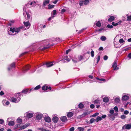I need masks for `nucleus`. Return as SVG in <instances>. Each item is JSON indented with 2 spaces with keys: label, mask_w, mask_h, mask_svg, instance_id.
<instances>
[{
  "label": "nucleus",
  "mask_w": 131,
  "mask_h": 131,
  "mask_svg": "<svg viewBox=\"0 0 131 131\" xmlns=\"http://www.w3.org/2000/svg\"><path fill=\"white\" fill-rule=\"evenodd\" d=\"M22 28V27L18 28L11 27L9 30H8V32L10 35H14L18 33L20 29Z\"/></svg>",
  "instance_id": "nucleus-1"
},
{
  "label": "nucleus",
  "mask_w": 131,
  "mask_h": 131,
  "mask_svg": "<svg viewBox=\"0 0 131 131\" xmlns=\"http://www.w3.org/2000/svg\"><path fill=\"white\" fill-rule=\"evenodd\" d=\"M49 41L48 40H44L41 42V43L43 44L45 46L42 48V47L39 48L41 50H45L51 46L53 45V44L50 45L49 43Z\"/></svg>",
  "instance_id": "nucleus-2"
},
{
  "label": "nucleus",
  "mask_w": 131,
  "mask_h": 131,
  "mask_svg": "<svg viewBox=\"0 0 131 131\" xmlns=\"http://www.w3.org/2000/svg\"><path fill=\"white\" fill-rule=\"evenodd\" d=\"M110 114L107 115L108 118L112 121H114L115 118V116L118 115V113H114V110H111L109 111Z\"/></svg>",
  "instance_id": "nucleus-3"
},
{
  "label": "nucleus",
  "mask_w": 131,
  "mask_h": 131,
  "mask_svg": "<svg viewBox=\"0 0 131 131\" xmlns=\"http://www.w3.org/2000/svg\"><path fill=\"white\" fill-rule=\"evenodd\" d=\"M20 93H17L15 94V97H12L11 98L10 101L13 102L17 103L19 101L20 99Z\"/></svg>",
  "instance_id": "nucleus-4"
},
{
  "label": "nucleus",
  "mask_w": 131,
  "mask_h": 131,
  "mask_svg": "<svg viewBox=\"0 0 131 131\" xmlns=\"http://www.w3.org/2000/svg\"><path fill=\"white\" fill-rule=\"evenodd\" d=\"M36 5V3L35 1H29L28 3L26 4L24 7H26L25 9L27 7L30 8L34 6H35Z\"/></svg>",
  "instance_id": "nucleus-5"
},
{
  "label": "nucleus",
  "mask_w": 131,
  "mask_h": 131,
  "mask_svg": "<svg viewBox=\"0 0 131 131\" xmlns=\"http://www.w3.org/2000/svg\"><path fill=\"white\" fill-rule=\"evenodd\" d=\"M34 112L31 111H28L25 113L24 115L28 118H30L33 116Z\"/></svg>",
  "instance_id": "nucleus-6"
},
{
  "label": "nucleus",
  "mask_w": 131,
  "mask_h": 131,
  "mask_svg": "<svg viewBox=\"0 0 131 131\" xmlns=\"http://www.w3.org/2000/svg\"><path fill=\"white\" fill-rule=\"evenodd\" d=\"M25 8L26 7H24L23 8V10L24 11L23 14L24 16H26V15H27V17H26V18H27V19H28L30 18V16L29 13L27 12L26 10V9H25Z\"/></svg>",
  "instance_id": "nucleus-7"
},
{
  "label": "nucleus",
  "mask_w": 131,
  "mask_h": 131,
  "mask_svg": "<svg viewBox=\"0 0 131 131\" xmlns=\"http://www.w3.org/2000/svg\"><path fill=\"white\" fill-rule=\"evenodd\" d=\"M42 89L43 90H44L45 92H47V90L49 89V90H51V88L50 86H48L45 85L44 86L42 87Z\"/></svg>",
  "instance_id": "nucleus-8"
},
{
  "label": "nucleus",
  "mask_w": 131,
  "mask_h": 131,
  "mask_svg": "<svg viewBox=\"0 0 131 131\" xmlns=\"http://www.w3.org/2000/svg\"><path fill=\"white\" fill-rule=\"evenodd\" d=\"M15 63H13L10 65L8 66V71L12 70L15 68Z\"/></svg>",
  "instance_id": "nucleus-9"
},
{
  "label": "nucleus",
  "mask_w": 131,
  "mask_h": 131,
  "mask_svg": "<svg viewBox=\"0 0 131 131\" xmlns=\"http://www.w3.org/2000/svg\"><path fill=\"white\" fill-rule=\"evenodd\" d=\"M82 59L81 56L78 57L77 58L72 59V60L74 63H76L78 61H80Z\"/></svg>",
  "instance_id": "nucleus-10"
},
{
  "label": "nucleus",
  "mask_w": 131,
  "mask_h": 131,
  "mask_svg": "<svg viewBox=\"0 0 131 131\" xmlns=\"http://www.w3.org/2000/svg\"><path fill=\"white\" fill-rule=\"evenodd\" d=\"M43 116L40 113H36V118L37 120L41 119Z\"/></svg>",
  "instance_id": "nucleus-11"
},
{
  "label": "nucleus",
  "mask_w": 131,
  "mask_h": 131,
  "mask_svg": "<svg viewBox=\"0 0 131 131\" xmlns=\"http://www.w3.org/2000/svg\"><path fill=\"white\" fill-rule=\"evenodd\" d=\"M117 65L116 62V61H115L113 62L112 66V67L113 68L114 70H118L119 69V68L117 67Z\"/></svg>",
  "instance_id": "nucleus-12"
},
{
  "label": "nucleus",
  "mask_w": 131,
  "mask_h": 131,
  "mask_svg": "<svg viewBox=\"0 0 131 131\" xmlns=\"http://www.w3.org/2000/svg\"><path fill=\"white\" fill-rule=\"evenodd\" d=\"M46 27L45 25H39L37 27V29L38 31L39 32H40L42 30V27L43 28H44Z\"/></svg>",
  "instance_id": "nucleus-13"
},
{
  "label": "nucleus",
  "mask_w": 131,
  "mask_h": 131,
  "mask_svg": "<svg viewBox=\"0 0 131 131\" xmlns=\"http://www.w3.org/2000/svg\"><path fill=\"white\" fill-rule=\"evenodd\" d=\"M55 64V63L53 62H48L46 63L45 65H46L47 68L50 67L52 66Z\"/></svg>",
  "instance_id": "nucleus-14"
},
{
  "label": "nucleus",
  "mask_w": 131,
  "mask_h": 131,
  "mask_svg": "<svg viewBox=\"0 0 131 131\" xmlns=\"http://www.w3.org/2000/svg\"><path fill=\"white\" fill-rule=\"evenodd\" d=\"M30 67V66L28 65L26 66L23 69V72H25L27 71L29 69Z\"/></svg>",
  "instance_id": "nucleus-15"
},
{
  "label": "nucleus",
  "mask_w": 131,
  "mask_h": 131,
  "mask_svg": "<svg viewBox=\"0 0 131 131\" xmlns=\"http://www.w3.org/2000/svg\"><path fill=\"white\" fill-rule=\"evenodd\" d=\"M129 97L126 95H124L122 97V100L124 101H127L129 99Z\"/></svg>",
  "instance_id": "nucleus-16"
},
{
  "label": "nucleus",
  "mask_w": 131,
  "mask_h": 131,
  "mask_svg": "<svg viewBox=\"0 0 131 131\" xmlns=\"http://www.w3.org/2000/svg\"><path fill=\"white\" fill-rule=\"evenodd\" d=\"M60 119L62 122H65L67 121V119L66 116H63L60 118Z\"/></svg>",
  "instance_id": "nucleus-17"
},
{
  "label": "nucleus",
  "mask_w": 131,
  "mask_h": 131,
  "mask_svg": "<svg viewBox=\"0 0 131 131\" xmlns=\"http://www.w3.org/2000/svg\"><path fill=\"white\" fill-rule=\"evenodd\" d=\"M24 24L25 26L28 27L27 29L29 28L30 26V24L29 21L24 22Z\"/></svg>",
  "instance_id": "nucleus-18"
},
{
  "label": "nucleus",
  "mask_w": 131,
  "mask_h": 131,
  "mask_svg": "<svg viewBox=\"0 0 131 131\" xmlns=\"http://www.w3.org/2000/svg\"><path fill=\"white\" fill-rule=\"evenodd\" d=\"M45 121L49 123L51 122L50 118L49 117H46L44 118Z\"/></svg>",
  "instance_id": "nucleus-19"
},
{
  "label": "nucleus",
  "mask_w": 131,
  "mask_h": 131,
  "mask_svg": "<svg viewBox=\"0 0 131 131\" xmlns=\"http://www.w3.org/2000/svg\"><path fill=\"white\" fill-rule=\"evenodd\" d=\"M124 126L125 127V129H129L131 128V124H125Z\"/></svg>",
  "instance_id": "nucleus-20"
},
{
  "label": "nucleus",
  "mask_w": 131,
  "mask_h": 131,
  "mask_svg": "<svg viewBox=\"0 0 131 131\" xmlns=\"http://www.w3.org/2000/svg\"><path fill=\"white\" fill-rule=\"evenodd\" d=\"M52 120L54 123H57L58 120V117L55 116L53 118Z\"/></svg>",
  "instance_id": "nucleus-21"
},
{
  "label": "nucleus",
  "mask_w": 131,
  "mask_h": 131,
  "mask_svg": "<svg viewBox=\"0 0 131 131\" xmlns=\"http://www.w3.org/2000/svg\"><path fill=\"white\" fill-rule=\"evenodd\" d=\"M95 24L96 26L98 27H100L101 26V23L99 21H96L95 23Z\"/></svg>",
  "instance_id": "nucleus-22"
},
{
  "label": "nucleus",
  "mask_w": 131,
  "mask_h": 131,
  "mask_svg": "<svg viewBox=\"0 0 131 131\" xmlns=\"http://www.w3.org/2000/svg\"><path fill=\"white\" fill-rule=\"evenodd\" d=\"M3 105H8L9 104V101L5 100H3Z\"/></svg>",
  "instance_id": "nucleus-23"
},
{
  "label": "nucleus",
  "mask_w": 131,
  "mask_h": 131,
  "mask_svg": "<svg viewBox=\"0 0 131 131\" xmlns=\"http://www.w3.org/2000/svg\"><path fill=\"white\" fill-rule=\"evenodd\" d=\"M109 99L108 97H106L103 99V101L105 103H107L108 102Z\"/></svg>",
  "instance_id": "nucleus-24"
},
{
  "label": "nucleus",
  "mask_w": 131,
  "mask_h": 131,
  "mask_svg": "<svg viewBox=\"0 0 131 131\" xmlns=\"http://www.w3.org/2000/svg\"><path fill=\"white\" fill-rule=\"evenodd\" d=\"M121 21H120L117 23H115L114 22H113L112 23V24L114 26H116L118 24H121Z\"/></svg>",
  "instance_id": "nucleus-25"
},
{
  "label": "nucleus",
  "mask_w": 131,
  "mask_h": 131,
  "mask_svg": "<svg viewBox=\"0 0 131 131\" xmlns=\"http://www.w3.org/2000/svg\"><path fill=\"white\" fill-rule=\"evenodd\" d=\"M89 114V113L88 112H84L83 114L81 115H80V118H82L85 116Z\"/></svg>",
  "instance_id": "nucleus-26"
},
{
  "label": "nucleus",
  "mask_w": 131,
  "mask_h": 131,
  "mask_svg": "<svg viewBox=\"0 0 131 131\" xmlns=\"http://www.w3.org/2000/svg\"><path fill=\"white\" fill-rule=\"evenodd\" d=\"M89 114V113L88 112H84L83 114L81 115H80V118H82L85 116Z\"/></svg>",
  "instance_id": "nucleus-27"
},
{
  "label": "nucleus",
  "mask_w": 131,
  "mask_h": 131,
  "mask_svg": "<svg viewBox=\"0 0 131 131\" xmlns=\"http://www.w3.org/2000/svg\"><path fill=\"white\" fill-rule=\"evenodd\" d=\"M49 1V0H45L44 1L43 4V6H45L47 4H48Z\"/></svg>",
  "instance_id": "nucleus-28"
},
{
  "label": "nucleus",
  "mask_w": 131,
  "mask_h": 131,
  "mask_svg": "<svg viewBox=\"0 0 131 131\" xmlns=\"http://www.w3.org/2000/svg\"><path fill=\"white\" fill-rule=\"evenodd\" d=\"M73 115V113L72 112H69L67 114V116L68 117H71Z\"/></svg>",
  "instance_id": "nucleus-29"
},
{
  "label": "nucleus",
  "mask_w": 131,
  "mask_h": 131,
  "mask_svg": "<svg viewBox=\"0 0 131 131\" xmlns=\"http://www.w3.org/2000/svg\"><path fill=\"white\" fill-rule=\"evenodd\" d=\"M28 90L29 89H25L22 90V93L25 94H26L28 92Z\"/></svg>",
  "instance_id": "nucleus-30"
},
{
  "label": "nucleus",
  "mask_w": 131,
  "mask_h": 131,
  "mask_svg": "<svg viewBox=\"0 0 131 131\" xmlns=\"http://www.w3.org/2000/svg\"><path fill=\"white\" fill-rule=\"evenodd\" d=\"M109 17H110L108 20L109 21H112L115 18L113 16H111L110 17V16H109Z\"/></svg>",
  "instance_id": "nucleus-31"
},
{
  "label": "nucleus",
  "mask_w": 131,
  "mask_h": 131,
  "mask_svg": "<svg viewBox=\"0 0 131 131\" xmlns=\"http://www.w3.org/2000/svg\"><path fill=\"white\" fill-rule=\"evenodd\" d=\"M102 120V118L101 117L99 116H97L96 119H95V121L97 122L99 121H101Z\"/></svg>",
  "instance_id": "nucleus-32"
},
{
  "label": "nucleus",
  "mask_w": 131,
  "mask_h": 131,
  "mask_svg": "<svg viewBox=\"0 0 131 131\" xmlns=\"http://www.w3.org/2000/svg\"><path fill=\"white\" fill-rule=\"evenodd\" d=\"M100 39L102 41H104L106 40V38L104 36H102L100 37Z\"/></svg>",
  "instance_id": "nucleus-33"
},
{
  "label": "nucleus",
  "mask_w": 131,
  "mask_h": 131,
  "mask_svg": "<svg viewBox=\"0 0 131 131\" xmlns=\"http://www.w3.org/2000/svg\"><path fill=\"white\" fill-rule=\"evenodd\" d=\"M93 102L95 104H98L100 103L99 99H97L96 100H95L93 101Z\"/></svg>",
  "instance_id": "nucleus-34"
},
{
  "label": "nucleus",
  "mask_w": 131,
  "mask_h": 131,
  "mask_svg": "<svg viewBox=\"0 0 131 131\" xmlns=\"http://www.w3.org/2000/svg\"><path fill=\"white\" fill-rule=\"evenodd\" d=\"M8 125L9 126H12L14 125V121H11L9 122L8 123Z\"/></svg>",
  "instance_id": "nucleus-35"
},
{
  "label": "nucleus",
  "mask_w": 131,
  "mask_h": 131,
  "mask_svg": "<svg viewBox=\"0 0 131 131\" xmlns=\"http://www.w3.org/2000/svg\"><path fill=\"white\" fill-rule=\"evenodd\" d=\"M38 129L41 131H50L49 130L46 129H45L43 128V127L40 128Z\"/></svg>",
  "instance_id": "nucleus-36"
},
{
  "label": "nucleus",
  "mask_w": 131,
  "mask_h": 131,
  "mask_svg": "<svg viewBox=\"0 0 131 131\" xmlns=\"http://www.w3.org/2000/svg\"><path fill=\"white\" fill-rule=\"evenodd\" d=\"M80 109H82L83 108L84 106L83 104L82 103H80L78 105Z\"/></svg>",
  "instance_id": "nucleus-37"
},
{
  "label": "nucleus",
  "mask_w": 131,
  "mask_h": 131,
  "mask_svg": "<svg viewBox=\"0 0 131 131\" xmlns=\"http://www.w3.org/2000/svg\"><path fill=\"white\" fill-rule=\"evenodd\" d=\"M56 11L55 10H54L51 13V16H53L55 17L54 15L56 14Z\"/></svg>",
  "instance_id": "nucleus-38"
},
{
  "label": "nucleus",
  "mask_w": 131,
  "mask_h": 131,
  "mask_svg": "<svg viewBox=\"0 0 131 131\" xmlns=\"http://www.w3.org/2000/svg\"><path fill=\"white\" fill-rule=\"evenodd\" d=\"M28 125H26L25 124L22 126H21L20 127V129H23L26 128L27 127H28Z\"/></svg>",
  "instance_id": "nucleus-39"
},
{
  "label": "nucleus",
  "mask_w": 131,
  "mask_h": 131,
  "mask_svg": "<svg viewBox=\"0 0 131 131\" xmlns=\"http://www.w3.org/2000/svg\"><path fill=\"white\" fill-rule=\"evenodd\" d=\"M79 4L80 6H83L84 5V1L80 0Z\"/></svg>",
  "instance_id": "nucleus-40"
},
{
  "label": "nucleus",
  "mask_w": 131,
  "mask_h": 131,
  "mask_svg": "<svg viewBox=\"0 0 131 131\" xmlns=\"http://www.w3.org/2000/svg\"><path fill=\"white\" fill-rule=\"evenodd\" d=\"M116 103H118L120 101V99L119 97H117L114 99Z\"/></svg>",
  "instance_id": "nucleus-41"
},
{
  "label": "nucleus",
  "mask_w": 131,
  "mask_h": 131,
  "mask_svg": "<svg viewBox=\"0 0 131 131\" xmlns=\"http://www.w3.org/2000/svg\"><path fill=\"white\" fill-rule=\"evenodd\" d=\"M54 5H51L49 4L48 6V8L49 9H51L52 8H53L54 7Z\"/></svg>",
  "instance_id": "nucleus-42"
},
{
  "label": "nucleus",
  "mask_w": 131,
  "mask_h": 131,
  "mask_svg": "<svg viewBox=\"0 0 131 131\" xmlns=\"http://www.w3.org/2000/svg\"><path fill=\"white\" fill-rule=\"evenodd\" d=\"M41 87V86L40 85H38L36 87L34 88V90H38Z\"/></svg>",
  "instance_id": "nucleus-43"
},
{
  "label": "nucleus",
  "mask_w": 131,
  "mask_h": 131,
  "mask_svg": "<svg viewBox=\"0 0 131 131\" xmlns=\"http://www.w3.org/2000/svg\"><path fill=\"white\" fill-rule=\"evenodd\" d=\"M115 112L117 113L118 112V108L116 106H115L113 108Z\"/></svg>",
  "instance_id": "nucleus-44"
},
{
  "label": "nucleus",
  "mask_w": 131,
  "mask_h": 131,
  "mask_svg": "<svg viewBox=\"0 0 131 131\" xmlns=\"http://www.w3.org/2000/svg\"><path fill=\"white\" fill-rule=\"evenodd\" d=\"M17 121V123L20 124H21L22 122V119L19 118H18Z\"/></svg>",
  "instance_id": "nucleus-45"
},
{
  "label": "nucleus",
  "mask_w": 131,
  "mask_h": 131,
  "mask_svg": "<svg viewBox=\"0 0 131 131\" xmlns=\"http://www.w3.org/2000/svg\"><path fill=\"white\" fill-rule=\"evenodd\" d=\"M14 20H11L10 21L8 24V25L9 26H11L12 25V23L14 22Z\"/></svg>",
  "instance_id": "nucleus-46"
},
{
  "label": "nucleus",
  "mask_w": 131,
  "mask_h": 131,
  "mask_svg": "<svg viewBox=\"0 0 131 131\" xmlns=\"http://www.w3.org/2000/svg\"><path fill=\"white\" fill-rule=\"evenodd\" d=\"M64 59L65 60H66L68 62L70 61V59L68 58L67 56H64Z\"/></svg>",
  "instance_id": "nucleus-47"
},
{
  "label": "nucleus",
  "mask_w": 131,
  "mask_h": 131,
  "mask_svg": "<svg viewBox=\"0 0 131 131\" xmlns=\"http://www.w3.org/2000/svg\"><path fill=\"white\" fill-rule=\"evenodd\" d=\"M96 78L97 80H99L100 81H105V80L104 79H99L97 77H96Z\"/></svg>",
  "instance_id": "nucleus-48"
},
{
  "label": "nucleus",
  "mask_w": 131,
  "mask_h": 131,
  "mask_svg": "<svg viewBox=\"0 0 131 131\" xmlns=\"http://www.w3.org/2000/svg\"><path fill=\"white\" fill-rule=\"evenodd\" d=\"M126 15L127 16V20L129 21H130L131 20V15L128 16L127 15Z\"/></svg>",
  "instance_id": "nucleus-49"
},
{
  "label": "nucleus",
  "mask_w": 131,
  "mask_h": 131,
  "mask_svg": "<svg viewBox=\"0 0 131 131\" xmlns=\"http://www.w3.org/2000/svg\"><path fill=\"white\" fill-rule=\"evenodd\" d=\"M95 121V119L93 118H91L90 120V123L91 124L93 123Z\"/></svg>",
  "instance_id": "nucleus-50"
},
{
  "label": "nucleus",
  "mask_w": 131,
  "mask_h": 131,
  "mask_svg": "<svg viewBox=\"0 0 131 131\" xmlns=\"http://www.w3.org/2000/svg\"><path fill=\"white\" fill-rule=\"evenodd\" d=\"M99 114V113H96L93 114L92 116V117H95L97 116Z\"/></svg>",
  "instance_id": "nucleus-51"
},
{
  "label": "nucleus",
  "mask_w": 131,
  "mask_h": 131,
  "mask_svg": "<svg viewBox=\"0 0 131 131\" xmlns=\"http://www.w3.org/2000/svg\"><path fill=\"white\" fill-rule=\"evenodd\" d=\"M78 129L79 131H83L84 130V128L81 127H79L78 128Z\"/></svg>",
  "instance_id": "nucleus-52"
},
{
  "label": "nucleus",
  "mask_w": 131,
  "mask_h": 131,
  "mask_svg": "<svg viewBox=\"0 0 131 131\" xmlns=\"http://www.w3.org/2000/svg\"><path fill=\"white\" fill-rule=\"evenodd\" d=\"M86 29V28H84L82 29H81V30H80V31H79L78 32V33L79 34H81L82 32L84 30H85Z\"/></svg>",
  "instance_id": "nucleus-53"
},
{
  "label": "nucleus",
  "mask_w": 131,
  "mask_h": 131,
  "mask_svg": "<svg viewBox=\"0 0 131 131\" xmlns=\"http://www.w3.org/2000/svg\"><path fill=\"white\" fill-rule=\"evenodd\" d=\"M126 116L124 115H122L121 116V118L123 119H125L126 118Z\"/></svg>",
  "instance_id": "nucleus-54"
},
{
  "label": "nucleus",
  "mask_w": 131,
  "mask_h": 131,
  "mask_svg": "<svg viewBox=\"0 0 131 131\" xmlns=\"http://www.w3.org/2000/svg\"><path fill=\"white\" fill-rule=\"evenodd\" d=\"M119 42L121 43H123V42H124L125 41L123 39H121L119 40Z\"/></svg>",
  "instance_id": "nucleus-55"
},
{
  "label": "nucleus",
  "mask_w": 131,
  "mask_h": 131,
  "mask_svg": "<svg viewBox=\"0 0 131 131\" xmlns=\"http://www.w3.org/2000/svg\"><path fill=\"white\" fill-rule=\"evenodd\" d=\"M97 63H98L100 60V57L99 55H98L97 57Z\"/></svg>",
  "instance_id": "nucleus-56"
},
{
  "label": "nucleus",
  "mask_w": 131,
  "mask_h": 131,
  "mask_svg": "<svg viewBox=\"0 0 131 131\" xmlns=\"http://www.w3.org/2000/svg\"><path fill=\"white\" fill-rule=\"evenodd\" d=\"M94 51L93 50H92L91 53V55L92 57H93L94 56Z\"/></svg>",
  "instance_id": "nucleus-57"
},
{
  "label": "nucleus",
  "mask_w": 131,
  "mask_h": 131,
  "mask_svg": "<svg viewBox=\"0 0 131 131\" xmlns=\"http://www.w3.org/2000/svg\"><path fill=\"white\" fill-rule=\"evenodd\" d=\"M130 49H131V47H129L124 49L123 51H126L129 50Z\"/></svg>",
  "instance_id": "nucleus-58"
},
{
  "label": "nucleus",
  "mask_w": 131,
  "mask_h": 131,
  "mask_svg": "<svg viewBox=\"0 0 131 131\" xmlns=\"http://www.w3.org/2000/svg\"><path fill=\"white\" fill-rule=\"evenodd\" d=\"M54 17V16H51L49 17L48 19V20L50 21L51 20V19H53V18Z\"/></svg>",
  "instance_id": "nucleus-59"
},
{
  "label": "nucleus",
  "mask_w": 131,
  "mask_h": 131,
  "mask_svg": "<svg viewBox=\"0 0 131 131\" xmlns=\"http://www.w3.org/2000/svg\"><path fill=\"white\" fill-rule=\"evenodd\" d=\"M105 30L104 29V28H101L99 30V31L102 32L104 31Z\"/></svg>",
  "instance_id": "nucleus-60"
},
{
  "label": "nucleus",
  "mask_w": 131,
  "mask_h": 131,
  "mask_svg": "<svg viewBox=\"0 0 131 131\" xmlns=\"http://www.w3.org/2000/svg\"><path fill=\"white\" fill-rule=\"evenodd\" d=\"M107 27L110 28H112L113 27V26L112 25H110V24H108L107 25Z\"/></svg>",
  "instance_id": "nucleus-61"
},
{
  "label": "nucleus",
  "mask_w": 131,
  "mask_h": 131,
  "mask_svg": "<svg viewBox=\"0 0 131 131\" xmlns=\"http://www.w3.org/2000/svg\"><path fill=\"white\" fill-rule=\"evenodd\" d=\"M108 58V57L107 56L105 55L104 57V60H106Z\"/></svg>",
  "instance_id": "nucleus-62"
},
{
  "label": "nucleus",
  "mask_w": 131,
  "mask_h": 131,
  "mask_svg": "<svg viewBox=\"0 0 131 131\" xmlns=\"http://www.w3.org/2000/svg\"><path fill=\"white\" fill-rule=\"evenodd\" d=\"M74 127H72L70 129L69 131H74Z\"/></svg>",
  "instance_id": "nucleus-63"
},
{
  "label": "nucleus",
  "mask_w": 131,
  "mask_h": 131,
  "mask_svg": "<svg viewBox=\"0 0 131 131\" xmlns=\"http://www.w3.org/2000/svg\"><path fill=\"white\" fill-rule=\"evenodd\" d=\"M128 57L129 58V59H131V52L128 54Z\"/></svg>",
  "instance_id": "nucleus-64"
}]
</instances>
